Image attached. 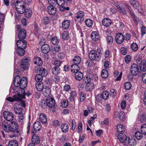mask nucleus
Returning <instances> with one entry per match:
<instances>
[{"mask_svg":"<svg viewBox=\"0 0 146 146\" xmlns=\"http://www.w3.org/2000/svg\"><path fill=\"white\" fill-rule=\"evenodd\" d=\"M27 80L26 78L23 77L21 79L19 76H16L15 77L13 83L15 86H20L21 89L25 88L27 86Z\"/></svg>","mask_w":146,"mask_h":146,"instance_id":"1","label":"nucleus"},{"mask_svg":"<svg viewBox=\"0 0 146 146\" xmlns=\"http://www.w3.org/2000/svg\"><path fill=\"white\" fill-rule=\"evenodd\" d=\"M18 48L16 49L17 53L20 56H23L25 54L24 49L27 46L26 41L24 40H19L16 42Z\"/></svg>","mask_w":146,"mask_h":146,"instance_id":"2","label":"nucleus"},{"mask_svg":"<svg viewBox=\"0 0 146 146\" xmlns=\"http://www.w3.org/2000/svg\"><path fill=\"white\" fill-rule=\"evenodd\" d=\"M18 125L15 121H13L9 123L8 126L9 133L10 132L13 133V134L11 137L17 136L19 133L18 130Z\"/></svg>","mask_w":146,"mask_h":146,"instance_id":"3","label":"nucleus"},{"mask_svg":"<svg viewBox=\"0 0 146 146\" xmlns=\"http://www.w3.org/2000/svg\"><path fill=\"white\" fill-rule=\"evenodd\" d=\"M17 31H18V38L19 40H24L26 36V31L24 29H21V26L18 25L16 27Z\"/></svg>","mask_w":146,"mask_h":146,"instance_id":"4","label":"nucleus"},{"mask_svg":"<svg viewBox=\"0 0 146 146\" xmlns=\"http://www.w3.org/2000/svg\"><path fill=\"white\" fill-rule=\"evenodd\" d=\"M74 19L75 22L78 23H81L84 21L85 16L84 12L80 11L77 13Z\"/></svg>","mask_w":146,"mask_h":146,"instance_id":"5","label":"nucleus"},{"mask_svg":"<svg viewBox=\"0 0 146 146\" xmlns=\"http://www.w3.org/2000/svg\"><path fill=\"white\" fill-rule=\"evenodd\" d=\"M139 70V68L137 64L134 63L131 66L130 72L131 75L135 76L137 74Z\"/></svg>","mask_w":146,"mask_h":146,"instance_id":"6","label":"nucleus"},{"mask_svg":"<svg viewBox=\"0 0 146 146\" xmlns=\"http://www.w3.org/2000/svg\"><path fill=\"white\" fill-rule=\"evenodd\" d=\"M4 117L8 121H11L14 119L13 113L11 112L5 111L3 113Z\"/></svg>","mask_w":146,"mask_h":146,"instance_id":"7","label":"nucleus"},{"mask_svg":"<svg viewBox=\"0 0 146 146\" xmlns=\"http://www.w3.org/2000/svg\"><path fill=\"white\" fill-rule=\"evenodd\" d=\"M89 57L92 60H98L100 58V55H97L96 51L94 50H91L90 52Z\"/></svg>","mask_w":146,"mask_h":146,"instance_id":"8","label":"nucleus"},{"mask_svg":"<svg viewBox=\"0 0 146 146\" xmlns=\"http://www.w3.org/2000/svg\"><path fill=\"white\" fill-rule=\"evenodd\" d=\"M45 102L46 103L47 106L49 108H52L55 106V100L53 98L50 97H49L46 99Z\"/></svg>","mask_w":146,"mask_h":146,"instance_id":"9","label":"nucleus"},{"mask_svg":"<svg viewBox=\"0 0 146 146\" xmlns=\"http://www.w3.org/2000/svg\"><path fill=\"white\" fill-rule=\"evenodd\" d=\"M124 37L122 33H117L115 36V41L118 44L122 43L124 40Z\"/></svg>","mask_w":146,"mask_h":146,"instance_id":"10","label":"nucleus"},{"mask_svg":"<svg viewBox=\"0 0 146 146\" xmlns=\"http://www.w3.org/2000/svg\"><path fill=\"white\" fill-rule=\"evenodd\" d=\"M41 127V123L40 122L37 121L35 122L33 125V129L32 130V133H34L38 131Z\"/></svg>","mask_w":146,"mask_h":146,"instance_id":"11","label":"nucleus"},{"mask_svg":"<svg viewBox=\"0 0 146 146\" xmlns=\"http://www.w3.org/2000/svg\"><path fill=\"white\" fill-rule=\"evenodd\" d=\"M127 142L129 145L128 146H134L136 143V139L133 136H129Z\"/></svg>","mask_w":146,"mask_h":146,"instance_id":"12","label":"nucleus"},{"mask_svg":"<svg viewBox=\"0 0 146 146\" xmlns=\"http://www.w3.org/2000/svg\"><path fill=\"white\" fill-rule=\"evenodd\" d=\"M40 140L39 136L37 134H34L32 136V142L35 145H37L39 143Z\"/></svg>","mask_w":146,"mask_h":146,"instance_id":"13","label":"nucleus"},{"mask_svg":"<svg viewBox=\"0 0 146 146\" xmlns=\"http://www.w3.org/2000/svg\"><path fill=\"white\" fill-rule=\"evenodd\" d=\"M117 138L119 141L122 143H125L127 140V136L123 133H120L119 134Z\"/></svg>","mask_w":146,"mask_h":146,"instance_id":"14","label":"nucleus"},{"mask_svg":"<svg viewBox=\"0 0 146 146\" xmlns=\"http://www.w3.org/2000/svg\"><path fill=\"white\" fill-rule=\"evenodd\" d=\"M139 64L141 71L145 72L146 71V60H142Z\"/></svg>","mask_w":146,"mask_h":146,"instance_id":"15","label":"nucleus"},{"mask_svg":"<svg viewBox=\"0 0 146 146\" xmlns=\"http://www.w3.org/2000/svg\"><path fill=\"white\" fill-rule=\"evenodd\" d=\"M48 12L49 15H54L56 12V9L54 6L50 5L47 7Z\"/></svg>","mask_w":146,"mask_h":146,"instance_id":"16","label":"nucleus"},{"mask_svg":"<svg viewBox=\"0 0 146 146\" xmlns=\"http://www.w3.org/2000/svg\"><path fill=\"white\" fill-rule=\"evenodd\" d=\"M34 64L38 66H41L43 64L42 61L41 59L38 57H35L33 60Z\"/></svg>","mask_w":146,"mask_h":146,"instance_id":"17","label":"nucleus"},{"mask_svg":"<svg viewBox=\"0 0 146 146\" xmlns=\"http://www.w3.org/2000/svg\"><path fill=\"white\" fill-rule=\"evenodd\" d=\"M41 49L42 52L45 54L48 53L50 50L49 46L47 44L43 45L41 47Z\"/></svg>","mask_w":146,"mask_h":146,"instance_id":"18","label":"nucleus"},{"mask_svg":"<svg viewBox=\"0 0 146 146\" xmlns=\"http://www.w3.org/2000/svg\"><path fill=\"white\" fill-rule=\"evenodd\" d=\"M103 25L106 27H109L111 24V21L108 18L104 19L102 21Z\"/></svg>","mask_w":146,"mask_h":146,"instance_id":"19","label":"nucleus"},{"mask_svg":"<svg viewBox=\"0 0 146 146\" xmlns=\"http://www.w3.org/2000/svg\"><path fill=\"white\" fill-rule=\"evenodd\" d=\"M42 94L45 97L49 96L50 93V90L48 87H46L44 88L42 91Z\"/></svg>","mask_w":146,"mask_h":146,"instance_id":"20","label":"nucleus"},{"mask_svg":"<svg viewBox=\"0 0 146 146\" xmlns=\"http://www.w3.org/2000/svg\"><path fill=\"white\" fill-rule=\"evenodd\" d=\"M91 37L93 40L96 41L99 38V33L97 31L92 32L91 35Z\"/></svg>","mask_w":146,"mask_h":146,"instance_id":"21","label":"nucleus"},{"mask_svg":"<svg viewBox=\"0 0 146 146\" xmlns=\"http://www.w3.org/2000/svg\"><path fill=\"white\" fill-rule=\"evenodd\" d=\"M15 5L16 8L25 7V4L23 1H17L15 2Z\"/></svg>","mask_w":146,"mask_h":146,"instance_id":"22","label":"nucleus"},{"mask_svg":"<svg viewBox=\"0 0 146 146\" xmlns=\"http://www.w3.org/2000/svg\"><path fill=\"white\" fill-rule=\"evenodd\" d=\"M116 113L117 114V117L119 118L120 121H123L125 119V115L123 112L121 111L119 113L117 112Z\"/></svg>","mask_w":146,"mask_h":146,"instance_id":"23","label":"nucleus"},{"mask_svg":"<svg viewBox=\"0 0 146 146\" xmlns=\"http://www.w3.org/2000/svg\"><path fill=\"white\" fill-rule=\"evenodd\" d=\"M9 123H8L7 121H2V127L4 131L6 132L9 133L8 130V126Z\"/></svg>","mask_w":146,"mask_h":146,"instance_id":"24","label":"nucleus"},{"mask_svg":"<svg viewBox=\"0 0 146 146\" xmlns=\"http://www.w3.org/2000/svg\"><path fill=\"white\" fill-rule=\"evenodd\" d=\"M61 129L62 132L66 133L68 131L69 126L66 123H63L61 126Z\"/></svg>","mask_w":146,"mask_h":146,"instance_id":"25","label":"nucleus"},{"mask_svg":"<svg viewBox=\"0 0 146 146\" xmlns=\"http://www.w3.org/2000/svg\"><path fill=\"white\" fill-rule=\"evenodd\" d=\"M52 71L53 74L57 75L60 73V68L59 66H54L52 68Z\"/></svg>","mask_w":146,"mask_h":146,"instance_id":"26","label":"nucleus"},{"mask_svg":"<svg viewBox=\"0 0 146 146\" xmlns=\"http://www.w3.org/2000/svg\"><path fill=\"white\" fill-rule=\"evenodd\" d=\"M83 74L80 72H77L75 74V77L76 80H81L83 78Z\"/></svg>","mask_w":146,"mask_h":146,"instance_id":"27","label":"nucleus"},{"mask_svg":"<svg viewBox=\"0 0 146 146\" xmlns=\"http://www.w3.org/2000/svg\"><path fill=\"white\" fill-rule=\"evenodd\" d=\"M25 17L27 18L30 17L32 15V11L30 9H25Z\"/></svg>","mask_w":146,"mask_h":146,"instance_id":"28","label":"nucleus"},{"mask_svg":"<svg viewBox=\"0 0 146 146\" xmlns=\"http://www.w3.org/2000/svg\"><path fill=\"white\" fill-rule=\"evenodd\" d=\"M41 21L44 25H46L50 22V20L48 17L45 16L42 18Z\"/></svg>","mask_w":146,"mask_h":146,"instance_id":"29","label":"nucleus"},{"mask_svg":"<svg viewBox=\"0 0 146 146\" xmlns=\"http://www.w3.org/2000/svg\"><path fill=\"white\" fill-rule=\"evenodd\" d=\"M81 61V59L79 56H75L73 59L74 64H79Z\"/></svg>","mask_w":146,"mask_h":146,"instance_id":"30","label":"nucleus"},{"mask_svg":"<svg viewBox=\"0 0 146 146\" xmlns=\"http://www.w3.org/2000/svg\"><path fill=\"white\" fill-rule=\"evenodd\" d=\"M70 25V23L68 20L64 21L62 23V27L65 29H68Z\"/></svg>","mask_w":146,"mask_h":146,"instance_id":"31","label":"nucleus"},{"mask_svg":"<svg viewBox=\"0 0 146 146\" xmlns=\"http://www.w3.org/2000/svg\"><path fill=\"white\" fill-rule=\"evenodd\" d=\"M40 121L42 123L44 124L47 122V118L46 115L44 114H41L40 117Z\"/></svg>","mask_w":146,"mask_h":146,"instance_id":"32","label":"nucleus"},{"mask_svg":"<svg viewBox=\"0 0 146 146\" xmlns=\"http://www.w3.org/2000/svg\"><path fill=\"white\" fill-rule=\"evenodd\" d=\"M16 108H15L14 109V111L16 113L19 114L22 113V106H21L19 105L17 106H16Z\"/></svg>","mask_w":146,"mask_h":146,"instance_id":"33","label":"nucleus"},{"mask_svg":"<svg viewBox=\"0 0 146 146\" xmlns=\"http://www.w3.org/2000/svg\"><path fill=\"white\" fill-rule=\"evenodd\" d=\"M102 95V98L104 100L107 99L109 96V93L107 90L104 91L101 94Z\"/></svg>","mask_w":146,"mask_h":146,"instance_id":"34","label":"nucleus"},{"mask_svg":"<svg viewBox=\"0 0 146 146\" xmlns=\"http://www.w3.org/2000/svg\"><path fill=\"white\" fill-rule=\"evenodd\" d=\"M36 89L38 91H42L44 88L43 84L40 83L36 84Z\"/></svg>","mask_w":146,"mask_h":146,"instance_id":"35","label":"nucleus"},{"mask_svg":"<svg viewBox=\"0 0 146 146\" xmlns=\"http://www.w3.org/2000/svg\"><path fill=\"white\" fill-rule=\"evenodd\" d=\"M117 129L119 132L122 133L125 131V128L123 125L119 124L117 126Z\"/></svg>","mask_w":146,"mask_h":146,"instance_id":"36","label":"nucleus"},{"mask_svg":"<svg viewBox=\"0 0 146 146\" xmlns=\"http://www.w3.org/2000/svg\"><path fill=\"white\" fill-rule=\"evenodd\" d=\"M39 73L41 74L42 75V76H46L47 74L46 69L42 67L39 68Z\"/></svg>","mask_w":146,"mask_h":146,"instance_id":"37","label":"nucleus"},{"mask_svg":"<svg viewBox=\"0 0 146 146\" xmlns=\"http://www.w3.org/2000/svg\"><path fill=\"white\" fill-rule=\"evenodd\" d=\"M76 96L77 94L76 92L74 91H72L70 93V97L69 98L70 101H74Z\"/></svg>","mask_w":146,"mask_h":146,"instance_id":"38","label":"nucleus"},{"mask_svg":"<svg viewBox=\"0 0 146 146\" xmlns=\"http://www.w3.org/2000/svg\"><path fill=\"white\" fill-rule=\"evenodd\" d=\"M94 88V84L92 82L89 83L87 84L86 86V88L88 91H91Z\"/></svg>","mask_w":146,"mask_h":146,"instance_id":"39","label":"nucleus"},{"mask_svg":"<svg viewBox=\"0 0 146 146\" xmlns=\"http://www.w3.org/2000/svg\"><path fill=\"white\" fill-rule=\"evenodd\" d=\"M108 73L107 70L105 69H103L102 70L101 76L103 78H106L108 76Z\"/></svg>","mask_w":146,"mask_h":146,"instance_id":"40","label":"nucleus"},{"mask_svg":"<svg viewBox=\"0 0 146 146\" xmlns=\"http://www.w3.org/2000/svg\"><path fill=\"white\" fill-rule=\"evenodd\" d=\"M43 76L41 74H38L36 75L35 77V80L38 82H41L42 80Z\"/></svg>","mask_w":146,"mask_h":146,"instance_id":"41","label":"nucleus"},{"mask_svg":"<svg viewBox=\"0 0 146 146\" xmlns=\"http://www.w3.org/2000/svg\"><path fill=\"white\" fill-rule=\"evenodd\" d=\"M61 106L64 108L66 107L68 105V101L66 100H64L61 102Z\"/></svg>","mask_w":146,"mask_h":146,"instance_id":"42","label":"nucleus"},{"mask_svg":"<svg viewBox=\"0 0 146 146\" xmlns=\"http://www.w3.org/2000/svg\"><path fill=\"white\" fill-rule=\"evenodd\" d=\"M8 146H18V142L16 140H12L9 143Z\"/></svg>","mask_w":146,"mask_h":146,"instance_id":"43","label":"nucleus"},{"mask_svg":"<svg viewBox=\"0 0 146 146\" xmlns=\"http://www.w3.org/2000/svg\"><path fill=\"white\" fill-rule=\"evenodd\" d=\"M122 73L121 72L120 74L118 72L116 71L114 73L115 77H117L116 78V80L117 81L119 80L121 78L122 76Z\"/></svg>","mask_w":146,"mask_h":146,"instance_id":"44","label":"nucleus"},{"mask_svg":"<svg viewBox=\"0 0 146 146\" xmlns=\"http://www.w3.org/2000/svg\"><path fill=\"white\" fill-rule=\"evenodd\" d=\"M135 136L136 138L138 140H140L142 139L143 135L140 131H137L135 133Z\"/></svg>","mask_w":146,"mask_h":146,"instance_id":"45","label":"nucleus"},{"mask_svg":"<svg viewBox=\"0 0 146 146\" xmlns=\"http://www.w3.org/2000/svg\"><path fill=\"white\" fill-rule=\"evenodd\" d=\"M16 9L18 13L21 14L24 12L26 9V7H25L17 8H16Z\"/></svg>","mask_w":146,"mask_h":146,"instance_id":"46","label":"nucleus"},{"mask_svg":"<svg viewBox=\"0 0 146 146\" xmlns=\"http://www.w3.org/2000/svg\"><path fill=\"white\" fill-rule=\"evenodd\" d=\"M118 11L121 14L124 15H126L127 13L125 9L121 7H120V8L118 9Z\"/></svg>","mask_w":146,"mask_h":146,"instance_id":"47","label":"nucleus"},{"mask_svg":"<svg viewBox=\"0 0 146 146\" xmlns=\"http://www.w3.org/2000/svg\"><path fill=\"white\" fill-rule=\"evenodd\" d=\"M85 22L86 26L89 27H90L92 26L93 23L91 19H89L86 20Z\"/></svg>","mask_w":146,"mask_h":146,"instance_id":"48","label":"nucleus"},{"mask_svg":"<svg viewBox=\"0 0 146 146\" xmlns=\"http://www.w3.org/2000/svg\"><path fill=\"white\" fill-rule=\"evenodd\" d=\"M59 41L56 37H54L52 38L51 42L53 44L55 45L59 43Z\"/></svg>","mask_w":146,"mask_h":146,"instance_id":"49","label":"nucleus"},{"mask_svg":"<svg viewBox=\"0 0 146 146\" xmlns=\"http://www.w3.org/2000/svg\"><path fill=\"white\" fill-rule=\"evenodd\" d=\"M106 40L108 44H111L112 43L113 40V37L108 35L107 36Z\"/></svg>","mask_w":146,"mask_h":146,"instance_id":"50","label":"nucleus"},{"mask_svg":"<svg viewBox=\"0 0 146 146\" xmlns=\"http://www.w3.org/2000/svg\"><path fill=\"white\" fill-rule=\"evenodd\" d=\"M19 117L18 119V121L19 122L22 123L24 120V115L23 113H21L19 114Z\"/></svg>","mask_w":146,"mask_h":146,"instance_id":"51","label":"nucleus"},{"mask_svg":"<svg viewBox=\"0 0 146 146\" xmlns=\"http://www.w3.org/2000/svg\"><path fill=\"white\" fill-rule=\"evenodd\" d=\"M141 131L144 135H146V124H143L141 126Z\"/></svg>","mask_w":146,"mask_h":146,"instance_id":"52","label":"nucleus"},{"mask_svg":"<svg viewBox=\"0 0 146 146\" xmlns=\"http://www.w3.org/2000/svg\"><path fill=\"white\" fill-rule=\"evenodd\" d=\"M131 47L132 50L135 51H137L138 49V46L135 43H132Z\"/></svg>","mask_w":146,"mask_h":146,"instance_id":"53","label":"nucleus"},{"mask_svg":"<svg viewBox=\"0 0 146 146\" xmlns=\"http://www.w3.org/2000/svg\"><path fill=\"white\" fill-rule=\"evenodd\" d=\"M62 63V61L57 59H55L54 62V64L55 66H59Z\"/></svg>","mask_w":146,"mask_h":146,"instance_id":"54","label":"nucleus"},{"mask_svg":"<svg viewBox=\"0 0 146 146\" xmlns=\"http://www.w3.org/2000/svg\"><path fill=\"white\" fill-rule=\"evenodd\" d=\"M29 66V64H25L24 63H21L20 67L21 69L22 70H25L28 68Z\"/></svg>","mask_w":146,"mask_h":146,"instance_id":"55","label":"nucleus"},{"mask_svg":"<svg viewBox=\"0 0 146 146\" xmlns=\"http://www.w3.org/2000/svg\"><path fill=\"white\" fill-rule=\"evenodd\" d=\"M69 36L68 33L67 31H64L62 34V38L64 40H67Z\"/></svg>","mask_w":146,"mask_h":146,"instance_id":"56","label":"nucleus"},{"mask_svg":"<svg viewBox=\"0 0 146 146\" xmlns=\"http://www.w3.org/2000/svg\"><path fill=\"white\" fill-rule=\"evenodd\" d=\"M124 86L126 89L129 90L131 89V85L129 82H127L124 84Z\"/></svg>","mask_w":146,"mask_h":146,"instance_id":"57","label":"nucleus"},{"mask_svg":"<svg viewBox=\"0 0 146 146\" xmlns=\"http://www.w3.org/2000/svg\"><path fill=\"white\" fill-rule=\"evenodd\" d=\"M91 80L94 81L95 82H97L98 79V76L97 74H94L92 76L91 78Z\"/></svg>","mask_w":146,"mask_h":146,"instance_id":"58","label":"nucleus"},{"mask_svg":"<svg viewBox=\"0 0 146 146\" xmlns=\"http://www.w3.org/2000/svg\"><path fill=\"white\" fill-rule=\"evenodd\" d=\"M91 78L89 76H87L85 78H84L83 82L86 83V84L91 82Z\"/></svg>","mask_w":146,"mask_h":146,"instance_id":"59","label":"nucleus"},{"mask_svg":"<svg viewBox=\"0 0 146 146\" xmlns=\"http://www.w3.org/2000/svg\"><path fill=\"white\" fill-rule=\"evenodd\" d=\"M40 106L43 109H45L46 107L47 106L46 103L45 101H43L41 102L39 104Z\"/></svg>","mask_w":146,"mask_h":146,"instance_id":"60","label":"nucleus"},{"mask_svg":"<svg viewBox=\"0 0 146 146\" xmlns=\"http://www.w3.org/2000/svg\"><path fill=\"white\" fill-rule=\"evenodd\" d=\"M133 7L138 10H141L142 9L141 6L139 4L138 2L137 1L135 5H134Z\"/></svg>","mask_w":146,"mask_h":146,"instance_id":"61","label":"nucleus"},{"mask_svg":"<svg viewBox=\"0 0 146 146\" xmlns=\"http://www.w3.org/2000/svg\"><path fill=\"white\" fill-rule=\"evenodd\" d=\"M58 5L60 6H64L65 3V0H57Z\"/></svg>","mask_w":146,"mask_h":146,"instance_id":"62","label":"nucleus"},{"mask_svg":"<svg viewBox=\"0 0 146 146\" xmlns=\"http://www.w3.org/2000/svg\"><path fill=\"white\" fill-rule=\"evenodd\" d=\"M85 99V97L84 93L82 92H81L80 94V101L81 102H83L84 101Z\"/></svg>","mask_w":146,"mask_h":146,"instance_id":"63","label":"nucleus"},{"mask_svg":"<svg viewBox=\"0 0 146 146\" xmlns=\"http://www.w3.org/2000/svg\"><path fill=\"white\" fill-rule=\"evenodd\" d=\"M141 35L142 36L146 33V29L145 26H142L141 29Z\"/></svg>","mask_w":146,"mask_h":146,"instance_id":"64","label":"nucleus"}]
</instances>
